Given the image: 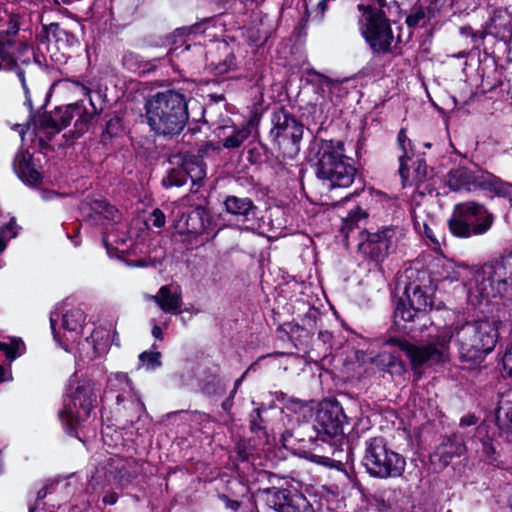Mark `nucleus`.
I'll return each mask as SVG.
<instances>
[{
	"label": "nucleus",
	"mask_w": 512,
	"mask_h": 512,
	"mask_svg": "<svg viewBox=\"0 0 512 512\" xmlns=\"http://www.w3.org/2000/svg\"><path fill=\"white\" fill-rule=\"evenodd\" d=\"M363 12L365 24L362 27V34L369 43L371 49L376 53H386L390 50L393 42V32L389 19L384 11L374 10L371 6L358 5Z\"/></svg>",
	"instance_id": "obj_9"
},
{
	"label": "nucleus",
	"mask_w": 512,
	"mask_h": 512,
	"mask_svg": "<svg viewBox=\"0 0 512 512\" xmlns=\"http://www.w3.org/2000/svg\"><path fill=\"white\" fill-rule=\"evenodd\" d=\"M448 187L453 191L472 189H487L498 195L507 192L506 184L491 173L483 171H471L465 167L452 170L448 175Z\"/></svg>",
	"instance_id": "obj_11"
},
{
	"label": "nucleus",
	"mask_w": 512,
	"mask_h": 512,
	"mask_svg": "<svg viewBox=\"0 0 512 512\" xmlns=\"http://www.w3.org/2000/svg\"><path fill=\"white\" fill-rule=\"evenodd\" d=\"M130 56H131V55H126V56L124 57V61H125V63H127V62H128V60H129V57H130Z\"/></svg>",
	"instance_id": "obj_62"
},
{
	"label": "nucleus",
	"mask_w": 512,
	"mask_h": 512,
	"mask_svg": "<svg viewBox=\"0 0 512 512\" xmlns=\"http://www.w3.org/2000/svg\"><path fill=\"white\" fill-rule=\"evenodd\" d=\"M322 467L326 468L328 483L322 486L333 496L349 483L346 464L350 461L351 447L344 436L341 407L331 400H322Z\"/></svg>",
	"instance_id": "obj_1"
},
{
	"label": "nucleus",
	"mask_w": 512,
	"mask_h": 512,
	"mask_svg": "<svg viewBox=\"0 0 512 512\" xmlns=\"http://www.w3.org/2000/svg\"><path fill=\"white\" fill-rule=\"evenodd\" d=\"M85 321V314L80 308L67 310L62 317L63 328L70 333H78Z\"/></svg>",
	"instance_id": "obj_27"
},
{
	"label": "nucleus",
	"mask_w": 512,
	"mask_h": 512,
	"mask_svg": "<svg viewBox=\"0 0 512 512\" xmlns=\"http://www.w3.org/2000/svg\"><path fill=\"white\" fill-rule=\"evenodd\" d=\"M425 18V12L422 8L414 9L411 14H409L406 18V23L409 27H414L420 24V22Z\"/></svg>",
	"instance_id": "obj_36"
},
{
	"label": "nucleus",
	"mask_w": 512,
	"mask_h": 512,
	"mask_svg": "<svg viewBox=\"0 0 512 512\" xmlns=\"http://www.w3.org/2000/svg\"><path fill=\"white\" fill-rule=\"evenodd\" d=\"M97 396L94 384L91 380L79 381L71 394L69 404L59 412L61 418H66L69 424L81 423L88 419L91 410L94 408Z\"/></svg>",
	"instance_id": "obj_12"
},
{
	"label": "nucleus",
	"mask_w": 512,
	"mask_h": 512,
	"mask_svg": "<svg viewBox=\"0 0 512 512\" xmlns=\"http://www.w3.org/2000/svg\"><path fill=\"white\" fill-rule=\"evenodd\" d=\"M273 128L271 136L277 142L279 149L282 150L286 158H294L300 148L299 143L303 135L302 125L284 110L273 113Z\"/></svg>",
	"instance_id": "obj_10"
},
{
	"label": "nucleus",
	"mask_w": 512,
	"mask_h": 512,
	"mask_svg": "<svg viewBox=\"0 0 512 512\" xmlns=\"http://www.w3.org/2000/svg\"><path fill=\"white\" fill-rule=\"evenodd\" d=\"M153 226L161 228L165 225V215L160 209H155L150 216Z\"/></svg>",
	"instance_id": "obj_38"
},
{
	"label": "nucleus",
	"mask_w": 512,
	"mask_h": 512,
	"mask_svg": "<svg viewBox=\"0 0 512 512\" xmlns=\"http://www.w3.org/2000/svg\"><path fill=\"white\" fill-rule=\"evenodd\" d=\"M367 217V212L359 207L351 210L346 217H341L339 231L343 235L345 242L348 241L350 234H352L356 228H359V222L365 220Z\"/></svg>",
	"instance_id": "obj_24"
},
{
	"label": "nucleus",
	"mask_w": 512,
	"mask_h": 512,
	"mask_svg": "<svg viewBox=\"0 0 512 512\" xmlns=\"http://www.w3.org/2000/svg\"><path fill=\"white\" fill-rule=\"evenodd\" d=\"M315 174L317 177H320V165L319 164L315 165Z\"/></svg>",
	"instance_id": "obj_57"
},
{
	"label": "nucleus",
	"mask_w": 512,
	"mask_h": 512,
	"mask_svg": "<svg viewBox=\"0 0 512 512\" xmlns=\"http://www.w3.org/2000/svg\"><path fill=\"white\" fill-rule=\"evenodd\" d=\"M251 428H252V430H253V431H256V430H260V429H261V427H259V426L256 424L255 420H251Z\"/></svg>",
	"instance_id": "obj_56"
},
{
	"label": "nucleus",
	"mask_w": 512,
	"mask_h": 512,
	"mask_svg": "<svg viewBox=\"0 0 512 512\" xmlns=\"http://www.w3.org/2000/svg\"><path fill=\"white\" fill-rule=\"evenodd\" d=\"M211 221L208 211L201 206L193 209L185 221V229L192 234H203L210 229Z\"/></svg>",
	"instance_id": "obj_21"
},
{
	"label": "nucleus",
	"mask_w": 512,
	"mask_h": 512,
	"mask_svg": "<svg viewBox=\"0 0 512 512\" xmlns=\"http://www.w3.org/2000/svg\"><path fill=\"white\" fill-rule=\"evenodd\" d=\"M182 166L186 178L189 177L193 184H199L206 176L205 164L197 157L186 158Z\"/></svg>",
	"instance_id": "obj_26"
},
{
	"label": "nucleus",
	"mask_w": 512,
	"mask_h": 512,
	"mask_svg": "<svg viewBox=\"0 0 512 512\" xmlns=\"http://www.w3.org/2000/svg\"><path fill=\"white\" fill-rule=\"evenodd\" d=\"M103 501L106 504L112 505L116 502V496L114 494H110L104 497Z\"/></svg>",
	"instance_id": "obj_52"
},
{
	"label": "nucleus",
	"mask_w": 512,
	"mask_h": 512,
	"mask_svg": "<svg viewBox=\"0 0 512 512\" xmlns=\"http://www.w3.org/2000/svg\"><path fill=\"white\" fill-rule=\"evenodd\" d=\"M29 512H55L54 510L47 511L44 506H41V503L37 502L35 506L29 509Z\"/></svg>",
	"instance_id": "obj_45"
},
{
	"label": "nucleus",
	"mask_w": 512,
	"mask_h": 512,
	"mask_svg": "<svg viewBox=\"0 0 512 512\" xmlns=\"http://www.w3.org/2000/svg\"><path fill=\"white\" fill-rule=\"evenodd\" d=\"M403 299L420 313L425 312L432 305L430 296L418 285L408 286L405 290V298Z\"/></svg>",
	"instance_id": "obj_22"
},
{
	"label": "nucleus",
	"mask_w": 512,
	"mask_h": 512,
	"mask_svg": "<svg viewBox=\"0 0 512 512\" xmlns=\"http://www.w3.org/2000/svg\"><path fill=\"white\" fill-rule=\"evenodd\" d=\"M475 282L481 298L499 296L512 301V252L485 264L476 274Z\"/></svg>",
	"instance_id": "obj_5"
},
{
	"label": "nucleus",
	"mask_w": 512,
	"mask_h": 512,
	"mask_svg": "<svg viewBox=\"0 0 512 512\" xmlns=\"http://www.w3.org/2000/svg\"><path fill=\"white\" fill-rule=\"evenodd\" d=\"M251 134V129L249 125L243 126L241 128H235L231 135L226 137L222 145L227 149H235L240 147L244 141H246Z\"/></svg>",
	"instance_id": "obj_29"
},
{
	"label": "nucleus",
	"mask_w": 512,
	"mask_h": 512,
	"mask_svg": "<svg viewBox=\"0 0 512 512\" xmlns=\"http://www.w3.org/2000/svg\"><path fill=\"white\" fill-rule=\"evenodd\" d=\"M6 346H7L6 344L1 343V344H0V349H3V350H4V349H6Z\"/></svg>",
	"instance_id": "obj_61"
},
{
	"label": "nucleus",
	"mask_w": 512,
	"mask_h": 512,
	"mask_svg": "<svg viewBox=\"0 0 512 512\" xmlns=\"http://www.w3.org/2000/svg\"><path fill=\"white\" fill-rule=\"evenodd\" d=\"M160 358V352L145 351L139 355V360L147 367V369H155L159 367L161 365Z\"/></svg>",
	"instance_id": "obj_33"
},
{
	"label": "nucleus",
	"mask_w": 512,
	"mask_h": 512,
	"mask_svg": "<svg viewBox=\"0 0 512 512\" xmlns=\"http://www.w3.org/2000/svg\"><path fill=\"white\" fill-rule=\"evenodd\" d=\"M465 451L462 439L456 435L448 437L432 455L433 461H438L443 467L447 466L454 457L461 456Z\"/></svg>",
	"instance_id": "obj_19"
},
{
	"label": "nucleus",
	"mask_w": 512,
	"mask_h": 512,
	"mask_svg": "<svg viewBox=\"0 0 512 512\" xmlns=\"http://www.w3.org/2000/svg\"><path fill=\"white\" fill-rule=\"evenodd\" d=\"M321 9H322V13H323V12L325 11V9H326V5H325V3H324L323 1H322Z\"/></svg>",
	"instance_id": "obj_60"
},
{
	"label": "nucleus",
	"mask_w": 512,
	"mask_h": 512,
	"mask_svg": "<svg viewBox=\"0 0 512 512\" xmlns=\"http://www.w3.org/2000/svg\"><path fill=\"white\" fill-rule=\"evenodd\" d=\"M145 120L158 136L173 138L185 128L188 107L182 94L174 91L159 92L145 102Z\"/></svg>",
	"instance_id": "obj_2"
},
{
	"label": "nucleus",
	"mask_w": 512,
	"mask_h": 512,
	"mask_svg": "<svg viewBox=\"0 0 512 512\" xmlns=\"http://www.w3.org/2000/svg\"><path fill=\"white\" fill-rule=\"evenodd\" d=\"M267 502L278 512H313L312 505L302 494L288 489L269 490Z\"/></svg>",
	"instance_id": "obj_16"
},
{
	"label": "nucleus",
	"mask_w": 512,
	"mask_h": 512,
	"mask_svg": "<svg viewBox=\"0 0 512 512\" xmlns=\"http://www.w3.org/2000/svg\"><path fill=\"white\" fill-rule=\"evenodd\" d=\"M397 144L401 150L402 157H408V146H411V141L407 137L406 130L404 128L400 129L398 136H397Z\"/></svg>",
	"instance_id": "obj_35"
},
{
	"label": "nucleus",
	"mask_w": 512,
	"mask_h": 512,
	"mask_svg": "<svg viewBox=\"0 0 512 512\" xmlns=\"http://www.w3.org/2000/svg\"><path fill=\"white\" fill-rule=\"evenodd\" d=\"M322 151V190H327L322 207H334L349 199L351 193L346 189L353 183L356 170L344 156L341 141L334 145L332 140H322Z\"/></svg>",
	"instance_id": "obj_3"
},
{
	"label": "nucleus",
	"mask_w": 512,
	"mask_h": 512,
	"mask_svg": "<svg viewBox=\"0 0 512 512\" xmlns=\"http://www.w3.org/2000/svg\"><path fill=\"white\" fill-rule=\"evenodd\" d=\"M244 376H245V374H243L240 378H238V379L235 381V383H234V389H233V390L231 391V393H230V397H231V398H232V397H234V395L236 394V391H237V389L239 388V386L241 385V383H242V381H243V379H244Z\"/></svg>",
	"instance_id": "obj_48"
},
{
	"label": "nucleus",
	"mask_w": 512,
	"mask_h": 512,
	"mask_svg": "<svg viewBox=\"0 0 512 512\" xmlns=\"http://www.w3.org/2000/svg\"><path fill=\"white\" fill-rule=\"evenodd\" d=\"M496 422L501 429L512 431V400L502 398L499 401Z\"/></svg>",
	"instance_id": "obj_28"
},
{
	"label": "nucleus",
	"mask_w": 512,
	"mask_h": 512,
	"mask_svg": "<svg viewBox=\"0 0 512 512\" xmlns=\"http://www.w3.org/2000/svg\"><path fill=\"white\" fill-rule=\"evenodd\" d=\"M109 387L115 391H121L122 393L118 394L116 397L117 403L120 405L125 400V394L128 395L129 399V407L124 406L126 410H128V421L133 424L138 421L145 411V406L142 401L134 396L133 389L131 386V382L127 376V374L122 372H117L111 375L108 379Z\"/></svg>",
	"instance_id": "obj_15"
},
{
	"label": "nucleus",
	"mask_w": 512,
	"mask_h": 512,
	"mask_svg": "<svg viewBox=\"0 0 512 512\" xmlns=\"http://www.w3.org/2000/svg\"><path fill=\"white\" fill-rule=\"evenodd\" d=\"M502 363L504 370L512 377V345L504 353Z\"/></svg>",
	"instance_id": "obj_39"
},
{
	"label": "nucleus",
	"mask_w": 512,
	"mask_h": 512,
	"mask_svg": "<svg viewBox=\"0 0 512 512\" xmlns=\"http://www.w3.org/2000/svg\"><path fill=\"white\" fill-rule=\"evenodd\" d=\"M5 243L2 239H0V253L5 249Z\"/></svg>",
	"instance_id": "obj_59"
},
{
	"label": "nucleus",
	"mask_w": 512,
	"mask_h": 512,
	"mask_svg": "<svg viewBox=\"0 0 512 512\" xmlns=\"http://www.w3.org/2000/svg\"><path fill=\"white\" fill-rule=\"evenodd\" d=\"M415 228H416L419 232H422L421 227H420V222H419L418 220H415Z\"/></svg>",
	"instance_id": "obj_58"
},
{
	"label": "nucleus",
	"mask_w": 512,
	"mask_h": 512,
	"mask_svg": "<svg viewBox=\"0 0 512 512\" xmlns=\"http://www.w3.org/2000/svg\"><path fill=\"white\" fill-rule=\"evenodd\" d=\"M71 83L73 84L75 90L77 92H79L81 95L89 96L90 90L85 85H83L77 81H72Z\"/></svg>",
	"instance_id": "obj_42"
},
{
	"label": "nucleus",
	"mask_w": 512,
	"mask_h": 512,
	"mask_svg": "<svg viewBox=\"0 0 512 512\" xmlns=\"http://www.w3.org/2000/svg\"><path fill=\"white\" fill-rule=\"evenodd\" d=\"M152 335L156 338V339H159V340H162L163 338V334H162V329L160 326L158 325H154L153 328H152Z\"/></svg>",
	"instance_id": "obj_46"
},
{
	"label": "nucleus",
	"mask_w": 512,
	"mask_h": 512,
	"mask_svg": "<svg viewBox=\"0 0 512 512\" xmlns=\"http://www.w3.org/2000/svg\"><path fill=\"white\" fill-rule=\"evenodd\" d=\"M359 233L361 241L358 244V251L364 258L376 263L382 262L388 256L397 239L396 228L391 226L374 233L366 230Z\"/></svg>",
	"instance_id": "obj_13"
},
{
	"label": "nucleus",
	"mask_w": 512,
	"mask_h": 512,
	"mask_svg": "<svg viewBox=\"0 0 512 512\" xmlns=\"http://www.w3.org/2000/svg\"><path fill=\"white\" fill-rule=\"evenodd\" d=\"M151 299L165 313L177 314L181 312L182 289L179 285L169 284L160 287L158 292L151 296Z\"/></svg>",
	"instance_id": "obj_18"
},
{
	"label": "nucleus",
	"mask_w": 512,
	"mask_h": 512,
	"mask_svg": "<svg viewBox=\"0 0 512 512\" xmlns=\"http://www.w3.org/2000/svg\"><path fill=\"white\" fill-rule=\"evenodd\" d=\"M236 67L235 56L229 54L225 59L214 66V73L216 75H224Z\"/></svg>",
	"instance_id": "obj_34"
},
{
	"label": "nucleus",
	"mask_w": 512,
	"mask_h": 512,
	"mask_svg": "<svg viewBox=\"0 0 512 512\" xmlns=\"http://www.w3.org/2000/svg\"><path fill=\"white\" fill-rule=\"evenodd\" d=\"M477 422H478V418L475 415L467 414L460 419V426L461 427L473 426V425H476Z\"/></svg>",
	"instance_id": "obj_41"
},
{
	"label": "nucleus",
	"mask_w": 512,
	"mask_h": 512,
	"mask_svg": "<svg viewBox=\"0 0 512 512\" xmlns=\"http://www.w3.org/2000/svg\"><path fill=\"white\" fill-rule=\"evenodd\" d=\"M421 313L414 307L408 305L404 299H400L394 312L395 323L400 324V321L411 322Z\"/></svg>",
	"instance_id": "obj_30"
},
{
	"label": "nucleus",
	"mask_w": 512,
	"mask_h": 512,
	"mask_svg": "<svg viewBox=\"0 0 512 512\" xmlns=\"http://www.w3.org/2000/svg\"><path fill=\"white\" fill-rule=\"evenodd\" d=\"M226 211L234 216L248 219L253 213L254 205L249 198H240L237 196H228L224 202Z\"/></svg>",
	"instance_id": "obj_23"
},
{
	"label": "nucleus",
	"mask_w": 512,
	"mask_h": 512,
	"mask_svg": "<svg viewBox=\"0 0 512 512\" xmlns=\"http://www.w3.org/2000/svg\"><path fill=\"white\" fill-rule=\"evenodd\" d=\"M32 156L27 151H20L16 154L13 168L18 177L27 184H36L40 178V172L31 162Z\"/></svg>",
	"instance_id": "obj_20"
},
{
	"label": "nucleus",
	"mask_w": 512,
	"mask_h": 512,
	"mask_svg": "<svg viewBox=\"0 0 512 512\" xmlns=\"http://www.w3.org/2000/svg\"><path fill=\"white\" fill-rule=\"evenodd\" d=\"M109 473L118 480L122 485L129 483L137 475L136 470H130L131 463L124 462L119 457L109 459Z\"/></svg>",
	"instance_id": "obj_25"
},
{
	"label": "nucleus",
	"mask_w": 512,
	"mask_h": 512,
	"mask_svg": "<svg viewBox=\"0 0 512 512\" xmlns=\"http://www.w3.org/2000/svg\"><path fill=\"white\" fill-rule=\"evenodd\" d=\"M498 321L495 319H479L455 327L449 334L454 338L460 357L463 361H476L490 353L498 340Z\"/></svg>",
	"instance_id": "obj_4"
},
{
	"label": "nucleus",
	"mask_w": 512,
	"mask_h": 512,
	"mask_svg": "<svg viewBox=\"0 0 512 512\" xmlns=\"http://www.w3.org/2000/svg\"><path fill=\"white\" fill-rule=\"evenodd\" d=\"M12 43L8 37L0 33V70L1 69H12L16 66V62L10 53Z\"/></svg>",
	"instance_id": "obj_31"
},
{
	"label": "nucleus",
	"mask_w": 512,
	"mask_h": 512,
	"mask_svg": "<svg viewBox=\"0 0 512 512\" xmlns=\"http://www.w3.org/2000/svg\"><path fill=\"white\" fill-rule=\"evenodd\" d=\"M363 465L370 476L386 479L400 477L406 466L405 458L387 446L386 440L379 436L366 442Z\"/></svg>",
	"instance_id": "obj_6"
},
{
	"label": "nucleus",
	"mask_w": 512,
	"mask_h": 512,
	"mask_svg": "<svg viewBox=\"0 0 512 512\" xmlns=\"http://www.w3.org/2000/svg\"><path fill=\"white\" fill-rule=\"evenodd\" d=\"M17 77L19 78L21 84H22V88L24 90V93H25V104L30 108V110L33 109V105H32V101H31V97H30V92H29V89L27 87V84H26V79H25V74H24V71L21 70V69H18L17 70Z\"/></svg>",
	"instance_id": "obj_37"
},
{
	"label": "nucleus",
	"mask_w": 512,
	"mask_h": 512,
	"mask_svg": "<svg viewBox=\"0 0 512 512\" xmlns=\"http://www.w3.org/2000/svg\"><path fill=\"white\" fill-rule=\"evenodd\" d=\"M58 316H59V314H57L55 312H52L51 316H50V325L53 330V333H55V322H56V317H58ZM54 337L56 338V334H54Z\"/></svg>",
	"instance_id": "obj_51"
},
{
	"label": "nucleus",
	"mask_w": 512,
	"mask_h": 512,
	"mask_svg": "<svg viewBox=\"0 0 512 512\" xmlns=\"http://www.w3.org/2000/svg\"><path fill=\"white\" fill-rule=\"evenodd\" d=\"M326 336H329V334H328V333H325V334H324V333H322V334H321V337H322V338H325Z\"/></svg>",
	"instance_id": "obj_64"
},
{
	"label": "nucleus",
	"mask_w": 512,
	"mask_h": 512,
	"mask_svg": "<svg viewBox=\"0 0 512 512\" xmlns=\"http://www.w3.org/2000/svg\"><path fill=\"white\" fill-rule=\"evenodd\" d=\"M451 341L449 333L437 335L427 344L415 345L406 340L394 339L393 344L405 353L414 371L424 365H434L443 361L445 351Z\"/></svg>",
	"instance_id": "obj_8"
},
{
	"label": "nucleus",
	"mask_w": 512,
	"mask_h": 512,
	"mask_svg": "<svg viewBox=\"0 0 512 512\" xmlns=\"http://www.w3.org/2000/svg\"><path fill=\"white\" fill-rule=\"evenodd\" d=\"M493 222V214L483 204L469 201L454 206L448 226L454 236L469 238L487 233Z\"/></svg>",
	"instance_id": "obj_7"
},
{
	"label": "nucleus",
	"mask_w": 512,
	"mask_h": 512,
	"mask_svg": "<svg viewBox=\"0 0 512 512\" xmlns=\"http://www.w3.org/2000/svg\"><path fill=\"white\" fill-rule=\"evenodd\" d=\"M423 232L430 240L436 241L431 228L426 223H423Z\"/></svg>",
	"instance_id": "obj_47"
},
{
	"label": "nucleus",
	"mask_w": 512,
	"mask_h": 512,
	"mask_svg": "<svg viewBox=\"0 0 512 512\" xmlns=\"http://www.w3.org/2000/svg\"><path fill=\"white\" fill-rule=\"evenodd\" d=\"M186 180L183 166L181 168H173L163 177L162 186L164 188L180 187L186 183Z\"/></svg>",
	"instance_id": "obj_32"
},
{
	"label": "nucleus",
	"mask_w": 512,
	"mask_h": 512,
	"mask_svg": "<svg viewBox=\"0 0 512 512\" xmlns=\"http://www.w3.org/2000/svg\"><path fill=\"white\" fill-rule=\"evenodd\" d=\"M57 196V194L55 192H52V191H42L41 192V197L44 199V200H51L53 199V197Z\"/></svg>",
	"instance_id": "obj_49"
},
{
	"label": "nucleus",
	"mask_w": 512,
	"mask_h": 512,
	"mask_svg": "<svg viewBox=\"0 0 512 512\" xmlns=\"http://www.w3.org/2000/svg\"><path fill=\"white\" fill-rule=\"evenodd\" d=\"M410 157H402V156H399V174L401 176V179H402V183L403 185H405L406 181L408 180V177H409V169L406 165V160L409 159Z\"/></svg>",
	"instance_id": "obj_40"
},
{
	"label": "nucleus",
	"mask_w": 512,
	"mask_h": 512,
	"mask_svg": "<svg viewBox=\"0 0 512 512\" xmlns=\"http://www.w3.org/2000/svg\"><path fill=\"white\" fill-rule=\"evenodd\" d=\"M227 507L234 510V511H237L240 507V503L238 501H235V500H228L227 501Z\"/></svg>",
	"instance_id": "obj_50"
},
{
	"label": "nucleus",
	"mask_w": 512,
	"mask_h": 512,
	"mask_svg": "<svg viewBox=\"0 0 512 512\" xmlns=\"http://www.w3.org/2000/svg\"><path fill=\"white\" fill-rule=\"evenodd\" d=\"M75 116L79 117L76 123L79 120L85 122L89 117L88 114L85 113L83 106L78 102L69 104L66 107H58L51 113L42 115L39 118L38 125L39 128L54 134L66 128Z\"/></svg>",
	"instance_id": "obj_14"
},
{
	"label": "nucleus",
	"mask_w": 512,
	"mask_h": 512,
	"mask_svg": "<svg viewBox=\"0 0 512 512\" xmlns=\"http://www.w3.org/2000/svg\"><path fill=\"white\" fill-rule=\"evenodd\" d=\"M231 406H232V402L230 399H227L222 403V407L224 410H229L231 408Z\"/></svg>",
	"instance_id": "obj_55"
},
{
	"label": "nucleus",
	"mask_w": 512,
	"mask_h": 512,
	"mask_svg": "<svg viewBox=\"0 0 512 512\" xmlns=\"http://www.w3.org/2000/svg\"><path fill=\"white\" fill-rule=\"evenodd\" d=\"M22 345L23 343L21 341H13L11 344V349H9L7 353L15 357L16 352L20 349V346Z\"/></svg>",
	"instance_id": "obj_44"
},
{
	"label": "nucleus",
	"mask_w": 512,
	"mask_h": 512,
	"mask_svg": "<svg viewBox=\"0 0 512 512\" xmlns=\"http://www.w3.org/2000/svg\"><path fill=\"white\" fill-rule=\"evenodd\" d=\"M482 446H483V453L488 458H490L495 453V449L490 441H483Z\"/></svg>",
	"instance_id": "obj_43"
},
{
	"label": "nucleus",
	"mask_w": 512,
	"mask_h": 512,
	"mask_svg": "<svg viewBox=\"0 0 512 512\" xmlns=\"http://www.w3.org/2000/svg\"><path fill=\"white\" fill-rule=\"evenodd\" d=\"M186 31H187V29H185V28L177 29V30L175 31L174 36H175V37H178V36H179V37H182V36H184V35L186 34Z\"/></svg>",
	"instance_id": "obj_54"
},
{
	"label": "nucleus",
	"mask_w": 512,
	"mask_h": 512,
	"mask_svg": "<svg viewBox=\"0 0 512 512\" xmlns=\"http://www.w3.org/2000/svg\"><path fill=\"white\" fill-rule=\"evenodd\" d=\"M83 214L95 224H107L119 219L118 210L103 199H94L81 207Z\"/></svg>",
	"instance_id": "obj_17"
},
{
	"label": "nucleus",
	"mask_w": 512,
	"mask_h": 512,
	"mask_svg": "<svg viewBox=\"0 0 512 512\" xmlns=\"http://www.w3.org/2000/svg\"><path fill=\"white\" fill-rule=\"evenodd\" d=\"M377 4L379 6V8H374V10H381L383 11L382 9L387 5V2L386 0H377ZM373 9V7H371Z\"/></svg>",
	"instance_id": "obj_53"
},
{
	"label": "nucleus",
	"mask_w": 512,
	"mask_h": 512,
	"mask_svg": "<svg viewBox=\"0 0 512 512\" xmlns=\"http://www.w3.org/2000/svg\"><path fill=\"white\" fill-rule=\"evenodd\" d=\"M94 350H95V354H96V355H100V352L98 351V348H97V347H94Z\"/></svg>",
	"instance_id": "obj_63"
}]
</instances>
